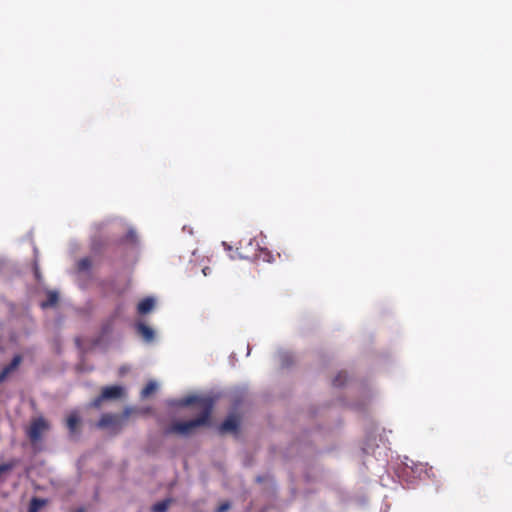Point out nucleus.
<instances>
[{
    "instance_id": "f257e3e1",
    "label": "nucleus",
    "mask_w": 512,
    "mask_h": 512,
    "mask_svg": "<svg viewBox=\"0 0 512 512\" xmlns=\"http://www.w3.org/2000/svg\"><path fill=\"white\" fill-rule=\"evenodd\" d=\"M191 404H196V408L200 410L201 415L194 420L175 423L173 430L180 434H189L195 428L207 423L208 415L212 408L211 400L208 397H200L197 395H190L181 400V405L187 406Z\"/></svg>"
},
{
    "instance_id": "4468645a",
    "label": "nucleus",
    "mask_w": 512,
    "mask_h": 512,
    "mask_svg": "<svg viewBox=\"0 0 512 512\" xmlns=\"http://www.w3.org/2000/svg\"><path fill=\"white\" fill-rule=\"evenodd\" d=\"M13 467H14V462L5 463V464L0 465V477L4 473L10 471Z\"/></svg>"
},
{
    "instance_id": "9d476101",
    "label": "nucleus",
    "mask_w": 512,
    "mask_h": 512,
    "mask_svg": "<svg viewBox=\"0 0 512 512\" xmlns=\"http://www.w3.org/2000/svg\"><path fill=\"white\" fill-rule=\"evenodd\" d=\"M46 501L40 498H33L30 503L29 511L30 512H38L43 506H45Z\"/></svg>"
},
{
    "instance_id": "ddd939ff",
    "label": "nucleus",
    "mask_w": 512,
    "mask_h": 512,
    "mask_svg": "<svg viewBox=\"0 0 512 512\" xmlns=\"http://www.w3.org/2000/svg\"><path fill=\"white\" fill-rule=\"evenodd\" d=\"M116 420V417L113 416V415H104L100 422H99V426L101 427H107L109 426L110 424H112L114 421Z\"/></svg>"
},
{
    "instance_id": "20e7f679",
    "label": "nucleus",
    "mask_w": 512,
    "mask_h": 512,
    "mask_svg": "<svg viewBox=\"0 0 512 512\" xmlns=\"http://www.w3.org/2000/svg\"><path fill=\"white\" fill-rule=\"evenodd\" d=\"M155 304H156L155 298H153V297L145 298L138 303V307H137L138 312L140 314H147L150 311H152V309L155 307Z\"/></svg>"
},
{
    "instance_id": "dca6fc26",
    "label": "nucleus",
    "mask_w": 512,
    "mask_h": 512,
    "mask_svg": "<svg viewBox=\"0 0 512 512\" xmlns=\"http://www.w3.org/2000/svg\"><path fill=\"white\" fill-rule=\"evenodd\" d=\"M79 266L81 269H86L89 266V261L87 259H84L79 263Z\"/></svg>"
},
{
    "instance_id": "9b49d317",
    "label": "nucleus",
    "mask_w": 512,
    "mask_h": 512,
    "mask_svg": "<svg viewBox=\"0 0 512 512\" xmlns=\"http://www.w3.org/2000/svg\"><path fill=\"white\" fill-rule=\"evenodd\" d=\"M169 504H170L169 500H165V501L156 503L155 505H153L152 511L153 512H166Z\"/></svg>"
},
{
    "instance_id": "0eeeda50",
    "label": "nucleus",
    "mask_w": 512,
    "mask_h": 512,
    "mask_svg": "<svg viewBox=\"0 0 512 512\" xmlns=\"http://www.w3.org/2000/svg\"><path fill=\"white\" fill-rule=\"evenodd\" d=\"M238 424V418L235 416H230L221 425V430L223 432H232L237 428Z\"/></svg>"
},
{
    "instance_id": "423d86ee",
    "label": "nucleus",
    "mask_w": 512,
    "mask_h": 512,
    "mask_svg": "<svg viewBox=\"0 0 512 512\" xmlns=\"http://www.w3.org/2000/svg\"><path fill=\"white\" fill-rule=\"evenodd\" d=\"M138 332L142 335L145 341L150 342L154 339V331L143 323L137 325Z\"/></svg>"
},
{
    "instance_id": "2eb2a0df",
    "label": "nucleus",
    "mask_w": 512,
    "mask_h": 512,
    "mask_svg": "<svg viewBox=\"0 0 512 512\" xmlns=\"http://www.w3.org/2000/svg\"><path fill=\"white\" fill-rule=\"evenodd\" d=\"M229 509V504L228 503H223L221 504L218 509H217V512H225Z\"/></svg>"
},
{
    "instance_id": "f03ea898",
    "label": "nucleus",
    "mask_w": 512,
    "mask_h": 512,
    "mask_svg": "<svg viewBox=\"0 0 512 512\" xmlns=\"http://www.w3.org/2000/svg\"><path fill=\"white\" fill-rule=\"evenodd\" d=\"M48 429V424L43 418L35 419L28 431L29 437L32 441H38L42 434Z\"/></svg>"
},
{
    "instance_id": "7ed1b4c3",
    "label": "nucleus",
    "mask_w": 512,
    "mask_h": 512,
    "mask_svg": "<svg viewBox=\"0 0 512 512\" xmlns=\"http://www.w3.org/2000/svg\"><path fill=\"white\" fill-rule=\"evenodd\" d=\"M125 394V389L121 386H109L103 389L101 397L95 401V405H99L101 399H117Z\"/></svg>"
},
{
    "instance_id": "f3484780",
    "label": "nucleus",
    "mask_w": 512,
    "mask_h": 512,
    "mask_svg": "<svg viewBox=\"0 0 512 512\" xmlns=\"http://www.w3.org/2000/svg\"><path fill=\"white\" fill-rule=\"evenodd\" d=\"M208 270H209V269H208L207 267H206V268H204V269L202 270V272H203V274H204L205 276L208 274Z\"/></svg>"
},
{
    "instance_id": "6e6552de",
    "label": "nucleus",
    "mask_w": 512,
    "mask_h": 512,
    "mask_svg": "<svg viewBox=\"0 0 512 512\" xmlns=\"http://www.w3.org/2000/svg\"><path fill=\"white\" fill-rule=\"evenodd\" d=\"M158 387L159 385L156 381H150L141 391V396L143 398L149 397L158 389Z\"/></svg>"
},
{
    "instance_id": "1a4fd4ad",
    "label": "nucleus",
    "mask_w": 512,
    "mask_h": 512,
    "mask_svg": "<svg viewBox=\"0 0 512 512\" xmlns=\"http://www.w3.org/2000/svg\"><path fill=\"white\" fill-rule=\"evenodd\" d=\"M79 421H80V418L79 416L77 415V413H71L68 417H67V426L68 428L70 429V431H75L78 424H79Z\"/></svg>"
},
{
    "instance_id": "39448f33",
    "label": "nucleus",
    "mask_w": 512,
    "mask_h": 512,
    "mask_svg": "<svg viewBox=\"0 0 512 512\" xmlns=\"http://www.w3.org/2000/svg\"><path fill=\"white\" fill-rule=\"evenodd\" d=\"M20 363L21 357L15 356L12 362L0 372V382L4 381L6 377L19 366Z\"/></svg>"
},
{
    "instance_id": "f8f14e48",
    "label": "nucleus",
    "mask_w": 512,
    "mask_h": 512,
    "mask_svg": "<svg viewBox=\"0 0 512 512\" xmlns=\"http://www.w3.org/2000/svg\"><path fill=\"white\" fill-rule=\"evenodd\" d=\"M57 299H58V295L56 292H49L48 299L42 303V307L46 308V307L54 305L57 302Z\"/></svg>"
}]
</instances>
